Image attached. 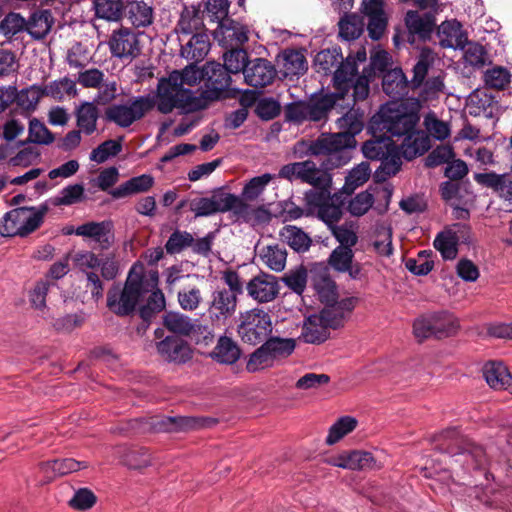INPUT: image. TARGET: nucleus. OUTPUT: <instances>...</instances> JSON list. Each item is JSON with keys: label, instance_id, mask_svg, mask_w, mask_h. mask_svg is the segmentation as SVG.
<instances>
[{"label": "nucleus", "instance_id": "29", "mask_svg": "<svg viewBox=\"0 0 512 512\" xmlns=\"http://www.w3.org/2000/svg\"><path fill=\"white\" fill-rule=\"evenodd\" d=\"M430 148L428 136L421 130L415 129L407 134L401 144L400 156L407 160H412L417 156L423 155Z\"/></svg>", "mask_w": 512, "mask_h": 512}, {"label": "nucleus", "instance_id": "17", "mask_svg": "<svg viewBox=\"0 0 512 512\" xmlns=\"http://www.w3.org/2000/svg\"><path fill=\"white\" fill-rule=\"evenodd\" d=\"M238 297L226 288H218L211 294L208 313L213 321L226 320L231 317L237 307Z\"/></svg>", "mask_w": 512, "mask_h": 512}, {"label": "nucleus", "instance_id": "45", "mask_svg": "<svg viewBox=\"0 0 512 512\" xmlns=\"http://www.w3.org/2000/svg\"><path fill=\"white\" fill-rule=\"evenodd\" d=\"M342 201L337 194L330 197V200L323 205V207L317 212L316 216L323 221L330 229L342 217Z\"/></svg>", "mask_w": 512, "mask_h": 512}, {"label": "nucleus", "instance_id": "23", "mask_svg": "<svg viewBox=\"0 0 512 512\" xmlns=\"http://www.w3.org/2000/svg\"><path fill=\"white\" fill-rule=\"evenodd\" d=\"M410 83L401 68H394L382 76V88L386 95L394 101L408 93Z\"/></svg>", "mask_w": 512, "mask_h": 512}, {"label": "nucleus", "instance_id": "28", "mask_svg": "<svg viewBox=\"0 0 512 512\" xmlns=\"http://www.w3.org/2000/svg\"><path fill=\"white\" fill-rule=\"evenodd\" d=\"M86 461H77L73 458L55 459L40 464V469L47 478L52 479L57 476H64L88 468Z\"/></svg>", "mask_w": 512, "mask_h": 512}, {"label": "nucleus", "instance_id": "10", "mask_svg": "<svg viewBox=\"0 0 512 512\" xmlns=\"http://www.w3.org/2000/svg\"><path fill=\"white\" fill-rule=\"evenodd\" d=\"M154 107L151 95L134 97L126 104H113L106 108L105 117L107 121L113 122L119 127L127 128L135 121L140 120Z\"/></svg>", "mask_w": 512, "mask_h": 512}, {"label": "nucleus", "instance_id": "27", "mask_svg": "<svg viewBox=\"0 0 512 512\" xmlns=\"http://www.w3.org/2000/svg\"><path fill=\"white\" fill-rule=\"evenodd\" d=\"M338 94H325L308 101L307 121L319 122L327 119L328 113L341 105L338 103Z\"/></svg>", "mask_w": 512, "mask_h": 512}, {"label": "nucleus", "instance_id": "8", "mask_svg": "<svg viewBox=\"0 0 512 512\" xmlns=\"http://www.w3.org/2000/svg\"><path fill=\"white\" fill-rule=\"evenodd\" d=\"M144 293L143 277L130 271L123 288L113 285L108 291L107 307L118 316H127L135 310Z\"/></svg>", "mask_w": 512, "mask_h": 512}, {"label": "nucleus", "instance_id": "42", "mask_svg": "<svg viewBox=\"0 0 512 512\" xmlns=\"http://www.w3.org/2000/svg\"><path fill=\"white\" fill-rule=\"evenodd\" d=\"M358 421L352 416L340 417L329 429L326 437L327 445H334L357 427Z\"/></svg>", "mask_w": 512, "mask_h": 512}, {"label": "nucleus", "instance_id": "37", "mask_svg": "<svg viewBox=\"0 0 512 512\" xmlns=\"http://www.w3.org/2000/svg\"><path fill=\"white\" fill-rule=\"evenodd\" d=\"M235 216L238 220L257 226L270 220V213L263 207H254L241 200L236 208Z\"/></svg>", "mask_w": 512, "mask_h": 512}, {"label": "nucleus", "instance_id": "49", "mask_svg": "<svg viewBox=\"0 0 512 512\" xmlns=\"http://www.w3.org/2000/svg\"><path fill=\"white\" fill-rule=\"evenodd\" d=\"M432 317L435 337L443 338L457 332L459 323L454 316L448 313H436Z\"/></svg>", "mask_w": 512, "mask_h": 512}, {"label": "nucleus", "instance_id": "55", "mask_svg": "<svg viewBox=\"0 0 512 512\" xmlns=\"http://www.w3.org/2000/svg\"><path fill=\"white\" fill-rule=\"evenodd\" d=\"M196 419L193 417L177 416V417H163L153 423L154 427L159 431H177L187 430L195 427Z\"/></svg>", "mask_w": 512, "mask_h": 512}, {"label": "nucleus", "instance_id": "30", "mask_svg": "<svg viewBox=\"0 0 512 512\" xmlns=\"http://www.w3.org/2000/svg\"><path fill=\"white\" fill-rule=\"evenodd\" d=\"M75 117L78 130L91 135L97 129L99 109L93 102H83L76 108Z\"/></svg>", "mask_w": 512, "mask_h": 512}, {"label": "nucleus", "instance_id": "39", "mask_svg": "<svg viewBox=\"0 0 512 512\" xmlns=\"http://www.w3.org/2000/svg\"><path fill=\"white\" fill-rule=\"evenodd\" d=\"M124 6L122 0H94L96 16L111 22H117L122 18Z\"/></svg>", "mask_w": 512, "mask_h": 512}, {"label": "nucleus", "instance_id": "46", "mask_svg": "<svg viewBox=\"0 0 512 512\" xmlns=\"http://www.w3.org/2000/svg\"><path fill=\"white\" fill-rule=\"evenodd\" d=\"M283 69L286 77L298 76L307 70L305 56L296 50H287L283 53Z\"/></svg>", "mask_w": 512, "mask_h": 512}, {"label": "nucleus", "instance_id": "5", "mask_svg": "<svg viewBox=\"0 0 512 512\" xmlns=\"http://www.w3.org/2000/svg\"><path fill=\"white\" fill-rule=\"evenodd\" d=\"M364 142L362 152L367 159L380 161V166L376 171V177L385 180L398 173L402 161L399 147L393 140L384 135L376 136Z\"/></svg>", "mask_w": 512, "mask_h": 512}, {"label": "nucleus", "instance_id": "31", "mask_svg": "<svg viewBox=\"0 0 512 512\" xmlns=\"http://www.w3.org/2000/svg\"><path fill=\"white\" fill-rule=\"evenodd\" d=\"M153 183L154 179L151 175L142 174L129 179L117 188L111 189L109 194L115 199H120L132 194L146 192L153 186Z\"/></svg>", "mask_w": 512, "mask_h": 512}, {"label": "nucleus", "instance_id": "51", "mask_svg": "<svg viewBox=\"0 0 512 512\" xmlns=\"http://www.w3.org/2000/svg\"><path fill=\"white\" fill-rule=\"evenodd\" d=\"M460 49L463 50V59L465 63L472 67L481 68L488 60L487 51L477 42H469L466 40L464 48Z\"/></svg>", "mask_w": 512, "mask_h": 512}, {"label": "nucleus", "instance_id": "2", "mask_svg": "<svg viewBox=\"0 0 512 512\" xmlns=\"http://www.w3.org/2000/svg\"><path fill=\"white\" fill-rule=\"evenodd\" d=\"M420 109L419 100L413 98L401 102H387L372 116L368 129L372 134L389 133L393 136H406L417 129Z\"/></svg>", "mask_w": 512, "mask_h": 512}, {"label": "nucleus", "instance_id": "40", "mask_svg": "<svg viewBox=\"0 0 512 512\" xmlns=\"http://www.w3.org/2000/svg\"><path fill=\"white\" fill-rule=\"evenodd\" d=\"M331 192L329 186L323 188H312L304 195L306 216H314L330 200Z\"/></svg>", "mask_w": 512, "mask_h": 512}, {"label": "nucleus", "instance_id": "62", "mask_svg": "<svg viewBox=\"0 0 512 512\" xmlns=\"http://www.w3.org/2000/svg\"><path fill=\"white\" fill-rule=\"evenodd\" d=\"M431 255V251H421L416 258L407 259L405 266L415 275H427L434 267V261L431 259Z\"/></svg>", "mask_w": 512, "mask_h": 512}, {"label": "nucleus", "instance_id": "38", "mask_svg": "<svg viewBox=\"0 0 512 512\" xmlns=\"http://www.w3.org/2000/svg\"><path fill=\"white\" fill-rule=\"evenodd\" d=\"M333 237L339 242L337 247L353 248L358 242V225L353 221L336 224L329 229Z\"/></svg>", "mask_w": 512, "mask_h": 512}, {"label": "nucleus", "instance_id": "61", "mask_svg": "<svg viewBox=\"0 0 512 512\" xmlns=\"http://www.w3.org/2000/svg\"><path fill=\"white\" fill-rule=\"evenodd\" d=\"M269 348L263 343L255 352H253L247 362L246 368L249 372H256L268 367H272L275 363Z\"/></svg>", "mask_w": 512, "mask_h": 512}, {"label": "nucleus", "instance_id": "4", "mask_svg": "<svg viewBox=\"0 0 512 512\" xmlns=\"http://www.w3.org/2000/svg\"><path fill=\"white\" fill-rule=\"evenodd\" d=\"M73 262L75 267L86 275L87 287L96 299L103 296L104 286L95 270L100 268L102 278L107 281L114 280L120 273L119 263L114 254L99 258L92 251H81L75 254Z\"/></svg>", "mask_w": 512, "mask_h": 512}, {"label": "nucleus", "instance_id": "21", "mask_svg": "<svg viewBox=\"0 0 512 512\" xmlns=\"http://www.w3.org/2000/svg\"><path fill=\"white\" fill-rule=\"evenodd\" d=\"M312 285L322 302H335L337 286L327 267L319 265L311 271Z\"/></svg>", "mask_w": 512, "mask_h": 512}, {"label": "nucleus", "instance_id": "36", "mask_svg": "<svg viewBox=\"0 0 512 512\" xmlns=\"http://www.w3.org/2000/svg\"><path fill=\"white\" fill-rule=\"evenodd\" d=\"M259 257L268 268L280 272L285 268L287 252L282 245H267L260 250Z\"/></svg>", "mask_w": 512, "mask_h": 512}, {"label": "nucleus", "instance_id": "35", "mask_svg": "<svg viewBox=\"0 0 512 512\" xmlns=\"http://www.w3.org/2000/svg\"><path fill=\"white\" fill-rule=\"evenodd\" d=\"M281 238L295 251L305 252L312 243L311 238L301 228L286 225L280 231Z\"/></svg>", "mask_w": 512, "mask_h": 512}, {"label": "nucleus", "instance_id": "43", "mask_svg": "<svg viewBox=\"0 0 512 512\" xmlns=\"http://www.w3.org/2000/svg\"><path fill=\"white\" fill-rule=\"evenodd\" d=\"M343 62H345V60H343L339 48L322 50L314 59L315 66L324 74L332 73L334 68L337 70Z\"/></svg>", "mask_w": 512, "mask_h": 512}, {"label": "nucleus", "instance_id": "12", "mask_svg": "<svg viewBox=\"0 0 512 512\" xmlns=\"http://www.w3.org/2000/svg\"><path fill=\"white\" fill-rule=\"evenodd\" d=\"M439 438L443 441L441 449L451 456H465L466 461L471 460L475 467L481 466L484 463L485 453L481 447L474 444H466V447L463 448L459 447L463 440L455 428L443 431Z\"/></svg>", "mask_w": 512, "mask_h": 512}, {"label": "nucleus", "instance_id": "7", "mask_svg": "<svg viewBox=\"0 0 512 512\" xmlns=\"http://www.w3.org/2000/svg\"><path fill=\"white\" fill-rule=\"evenodd\" d=\"M47 211L46 204L38 209L19 207L10 210L0 222V235L3 237L27 236L41 225Z\"/></svg>", "mask_w": 512, "mask_h": 512}, {"label": "nucleus", "instance_id": "11", "mask_svg": "<svg viewBox=\"0 0 512 512\" xmlns=\"http://www.w3.org/2000/svg\"><path fill=\"white\" fill-rule=\"evenodd\" d=\"M108 47L113 57L122 60H132L141 52L138 35L131 28L124 26L111 32Z\"/></svg>", "mask_w": 512, "mask_h": 512}, {"label": "nucleus", "instance_id": "25", "mask_svg": "<svg viewBox=\"0 0 512 512\" xmlns=\"http://www.w3.org/2000/svg\"><path fill=\"white\" fill-rule=\"evenodd\" d=\"M440 44L444 48H464L467 36L462 31V26L457 20L444 21L438 27Z\"/></svg>", "mask_w": 512, "mask_h": 512}, {"label": "nucleus", "instance_id": "20", "mask_svg": "<svg viewBox=\"0 0 512 512\" xmlns=\"http://www.w3.org/2000/svg\"><path fill=\"white\" fill-rule=\"evenodd\" d=\"M278 288L276 278L268 274L252 278L246 286L248 295L259 303L274 300L278 294Z\"/></svg>", "mask_w": 512, "mask_h": 512}, {"label": "nucleus", "instance_id": "52", "mask_svg": "<svg viewBox=\"0 0 512 512\" xmlns=\"http://www.w3.org/2000/svg\"><path fill=\"white\" fill-rule=\"evenodd\" d=\"M483 80L489 88L504 90L511 82V74L502 66H494L485 71Z\"/></svg>", "mask_w": 512, "mask_h": 512}, {"label": "nucleus", "instance_id": "3", "mask_svg": "<svg viewBox=\"0 0 512 512\" xmlns=\"http://www.w3.org/2000/svg\"><path fill=\"white\" fill-rule=\"evenodd\" d=\"M180 76L171 72L168 77L159 79L154 106L163 114L171 113L175 108L184 113L194 112L206 107V98L195 95L190 89L181 86Z\"/></svg>", "mask_w": 512, "mask_h": 512}, {"label": "nucleus", "instance_id": "24", "mask_svg": "<svg viewBox=\"0 0 512 512\" xmlns=\"http://www.w3.org/2000/svg\"><path fill=\"white\" fill-rule=\"evenodd\" d=\"M405 25L411 34L425 40L434 31L436 23L432 13L420 15L417 11L409 10L405 16Z\"/></svg>", "mask_w": 512, "mask_h": 512}, {"label": "nucleus", "instance_id": "59", "mask_svg": "<svg viewBox=\"0 0 512 512\" xmlns=\"http://www.w3.org/2000/svg\"><path fill=\"white\" fill-rule=\"evenodd\" d=\"M433 245L445 260H453L458 254V244L454 241L450 232L443 230L438 233L433 241Z\"/></svg>", "mask_w": 512, "mask_h": 512}, {"label": "nucleus", "instance_id": "44", "mask_svg": "<svg viewBox=\"0 0 512 512\" xmlns=\"http://www.w3.org/2000/svg\"><path fill=\"white\" fill-rule=\"evenodd\" d=\"M343 469L349 470H366L378 469L380 465L370 452L354 450L348 452L347 462L342 463Z\"/></svg>", "mask_w": 512, "mask_h": 512}, {"label": "nucleus", "instance_id": "48", "mask_svg": "<svg viewBox=\"0 0 512 512\" xmlns=\"http://www.w3.org/2000/svg\"><path fill=\"white\" fill-rule=\"evenodd\" d=\"M194 319L180 312H167L163 322L165 327L176 334L187 336L193 327Z\"/></svg>", "mask_w": 512, "mask_h": 512}, {"label": "nucleus", "instance_id": "15", "mask_svg": "<svg viewBox=\"0 0 512 512\" xmlns=\"http://www.w3.org/2000/svg\"><path fill=\"white\" fill-rule=\"evenodd\" d=\"M204 80L208 97L211 99H217L220 97L230 85L231 77L230 71H228L222 64L217 62H207L203 66Z\"/></svg>", "mask_w": 512, "mask_h": 512}, {"label": "nucleus", "instance_id": "41", "mask_svg": "<svg viewBox=\"0 0 512 512\" xmlns=\"http://www.w3.org/2000/svg\"><path fill=\"white\" fill-rule=\"evenodd\" d=\"M202 20L197 10L193 7H184L180 14L176 26V32L183 35H193L199 33L198 30L201 28Z\"/></svg>", "mask_w": 512, "mask_h": 512}, {"label": "nucleus", "instance_id": "9", "mask_svg": "<svg viewBox=\"0 0 512 512\" xmlns=\"http://www.w3.org/2000/svg\"><path fill=\"white\" fill-rule=\"evenodd\" d=\"M272 330L269 313L263 309L254 308L241 314L237 331L243 342L256 345L265 341Z\"/></svg>", "mask_w": 512, "mask_h": 512}, {"label": "nucleus", "instance_id": "22", "mask_svg": "<svg viewBox=\"0 0 512 512\" xmlns=\"http://www.w3.org/2000/svg\"><path fill=\"white\" fill-rule=\"evenodd\" d=\"M483 376L491 388L512 391V375L502 362L486 363L483 367Z\"/></svg>", "mask_w": 512, "mask_h": 512}, {"label": "nucleus", "instance_id": "54", "mask_svg": "<svg viewBox=\"0 0 512 512\" xmlns=\"http://www.w3.org/2000/svg\"><path fill=\"white\" fill-rule=\"evenodd\" d=\"M307 167L304 171L301 180L313 186V188H323L324 186H330L331 177L330 175L317 167V165L311 161H306Z\"/></svg>", "mask_w": 512, "mask_h": 512}, {"label": "nucleus", "instance_id": "50", "mask_svg": "<svg viewBox=\"0 0 512 512\" xmlns=\"http://www.w3.org/2000/svg\"><path fill=\"white\" fill-rule=\"evenodd\" d=\"M84 192L82 184L68 185L51 199V203L54 206H70L81 202L84 199Z\"/></svg>", "mask_w": 512, "mask_h": 512}, {"label": "nucleus", "instance_id": "33", "mask_svg": "<svg viewBox=\"0 0 512 512\" xmlns=\"http://www.w3.org/2000/svg\"><path fill=\"white\" fill-rule=\"evenodd\" d=\"M26 23V31L32 38L43 39L51 30L53 18L49 10H40L34 12Z\"/></svg>", "mask_w": 512, "mask_h": 512}, {"label": "nucleus", "instance_id": "64", "mask_svg": "<svg viewBox=\"0 0 512 512\" xmlns=\"http://www.w3.org/2000/svg\"><path fill=\"white\" fill-rule=\"evenodd\" d=\"M193 244V235L187 231L176 230L168 238L165 250L168 254H179Z\"/></svg>", "mask_w": 512, "mask_h": 512}, {"label": "nucleus", "instance_id": "53", "mask_svg": "<svg viewBox=\"0 0 512 512\" xmlns=\"http://www.w3.org/2000/svg\"><path fill=\"white\" fill-rule=\"evenodd\" d=\"M423 124L427 133L436 140L442 141L450 136V124L439 119L434 112L425 115Z\"/></svg>", "mask_w": 512, "mask_h": 512}, {"label": "nucleus", "instance_id": "57", "mask_svg": "<svg viewBox=\"0 0 512 512\" xmlns=\"http://www.w3.org/2000/svg\"><path fill=\"white\" fill-rule=\"evenodd\" d=\"M46 96L44 93V87L39 85H32L28 88L17 91L16 102L17 104L27 110H35L41 97Z\"/></svg>", "mask_w": 512, "mask_h": 512}, {"label": "nucleus", "instance_id": "32", "mask_svg": "<svg viewBox=\"0 0 512 512\" xmlns=\"http://www.w3.org/2000/svg\"><path fill=\"white\" fill-rule=\"evenodd\" d=\"M240 354V349L235 341L227 336H221L210 356L218 363L233 364L240 358Z\"/></svg>", "mask_w": 512, "mask_h": 512}, {"label": "nucleus", "instance_id": "56", "mask_svg": "<svg viewBox=\"0 0 512 512\" xmlns=\"http://www.w3.org/2000/svg\"><path fill=\"white\" fill-rule=\"evenodd\" d=\"M121 461L130 469H142L150 465V455L145 448H126Z\"/></svg>", "mask_w": 512, "mask_h": 512}, {"label": "nucleus", "instance_id": "16", "mask_svg": "<svg viewBox=\"0 0 512 512\" xmlns=\"http://www.w3.org/2000/svg\"><path fill=\"white\" fill-rule=\"evenodd\" d=\"M156 347L159 355L167 362L183 364L192 357L189 344L178 336H167Z\"/></svg>", "mask_w": 512, "mask_h": 512}, {"label": "nucleus", "instance_id": "6", "mask_svg": "<svg viewBox=\"0 0 512 512\" xmlns=\"http://www.w3.org/2000/svg\"><path fill=\"white\" fill-rule=\"evenodd\" d=\"M357 61L356 58L348 56L345 62L334 71V87L337 90L335 94H338V100H343L346 93L352 88L353 89V100L362 101L366 99L370 91V81L373 76L371 72L363 70L362 75H357Z\"/></svg>", "mask_w": 512, "mask_h": 512}, {"label": "nucleus", "instance_id": "18", "mask_svg": "<svg viewBox=\"0 0 512 512\" xmlns=\"http://www.w3.org/2000/svg\"><path fill=\"white\" fill-rule=\"evenodd\" d=\"M215 37L226 48H239L248 41V29L237 21L226 19L218 25Z\"/></svg>", "mask_w": 512, "mask_h": 512}, {"label": "nucleus", "instance_id": "26", "mask_svg": "<svg viewBox=\"0 0 512 512\" xmlns=\"http://www.w3.org/2000/svg\"><path fill=\"white\" fill-rule=\"evenodd\" d=\"M329 335V330L319 314L310 315L304 320L300 338L305 343L321 344Z\"/></svg>", "mask_w": 512, "mask_h": 512}, {"label": "nucleus", "instance_id": "19", "mask_svg": "<svg viewBox=\"0 0 512 512\" xmlns=\"http://www.w3.org/2000/svg\"><path fill=\"white\" fill-rule=\"evenodd\" d=\"M123 14L132 27L147 28L154 22L153 3L144 0H129L125 3Z\"/></svg>", "mask_w": 512, "mask_h": 512}, {"label": "nucleus", "instance_id": "58", "mask_svg": "<svg viewBox=\"0 0 512 512\" xmlns=\"http://www.w3.org/2000/svg\"><path fill=\"white\" fill-rule=\"evenodd\" d=\"M26 19L19 13L10 12L0 22V33L6 38H12L26 31Z\"/></svg>", "mask_w": 512, "mask_h": 512}, {"label": "nucleus", "instance_id": "1", "mask_svg": "<svg viewBox=\"0 0 512 512\" xmlns=\"http://www.w3.org/2000/svg\"><path fill=\"white\" fill-rule=\"evenodd\" d=\"M338 133L321 134L315 140H301L294 146V152L303 156H329L333 167H339L347 163L348 157L344 156L346 149L355 144V136L364 127V113L359 108L351 107L336 120Z\"/></svg>", "mask_w": 512, "mask_h": 512}, {"label": "nucleus", "instance_id": "63", "mask_svg": "<svg viewBox=\"0 0 512 512\" xmlns=\"http://www.w3.org/2000/svg\"><path fill=\"white\" fill-rule=\"evenodd\" d=\"M224 67L230 71L231 73H239L240 71L244 72L248 64V54L244 49L240 48H230L224 56Z\"/></svg>", "mask_w": 512, "mask_h": 512}, {"label": "nucleus", "instance_id": "14", "mask_svg": "<svg viewBox=\"0 0 512 512\" xmlns=\"http://www.w3.org/2000/svg\"><path fill=\"white\" fill-rule=\"evenodd\" d=\"M276 77L274 65L266 59L250 60L244 69V79L247 85L256 89L270 85Z\"/></svg>", "mask_w": 512, "mask_h": 512}, {"label": "nucleus", "instance_id": "13", "mask_svg": "<svg viewBox=\"0 0 512 512\" xmlns=\"http://www.w3.org/2000/svg\"><path fill=\"white\" fill-rule=\"evenodd\" d=\"M113 222L105 220L101 222H87L79 225L75 234L83 238L93 240L101 250H108L115 242Z\"/></svg>", "mask_w": 512, "mask_h": 512}, {"label": "nucleus", "instance_id": "34", "mask_svg": "<svg viewBox=\"0 0 512 512\" xmlns=\"http://www.w3.org/2000/svg\"><path fill=\"white\" fill-rule=\"evenodd\" d=\"M210 49L208 38L203 33H195L189 42L182 46L181 55L193 62H199L204 59Z\"/></svg>", "mask_w": 512, "mask_h": 512}, {"label": "nucleus", "instance_id": "60", "mask_svg": "<svg viewBox=\"0 0 512 512\" xmlns=\"http://www.w3.org/2000/svg\"><path fill=\"white\" fill-rule=\"evenodd\" d=\"M354 251L348 247H336L328 258L329 265L337 272L345 273L354 262Z\"/></svg>", "mask_w": 512, "mask_h": 512}, {"label": "nucleus", "instance_id": "47", "mask_svg": "<svg viewBox=\"0 0 512 512\" xmlns=\"http://www.w3.org/2000/svg\"><path fill=\"white\" fill-rule=\"evenodd\" d=\"M44 93H46V96L52 97L56 100H62L65 95L74 97L77 95L76 83L75 81L64 77L45 85Z\"/></svg>", "mask_w": 512, "mask_h": 512}]
</instances>
